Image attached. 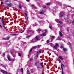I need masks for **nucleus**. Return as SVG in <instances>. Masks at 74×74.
Wrapping results in <instances>:
<instances>
[{
  "mask_svg": "<svg viewBox=\"0 0 74 74\" xmlns=\"http://www.w3.org/2000/svg\"><path fill=\"white\" fill-rule=\"evenodd\" d=\"M41 46V45H38L37 46H35L33 47L30 50L29 53H30V52H32V50H33V48H39V47H40Z\"/></svg>",
  "mask_w": 74,
  "mask_h": 74,
  "instance_id": "1",
  "label": "nucleus"
},
{
  "mask_svg": "<svg viewBox=\"0 0 74 74\" xmlns=\"http://www.w3.org/2000/svg\"><path fill=\"white\" fill-rule=\"evenodd\" d=\"M42 51V50H39L38 51L36 52V57H38V55L40 53V52H41Z\"/></svg>",
  "mask_w": 74,
  "mask_h": 74,
  "instance_id": "2",
  "label": "nucleus"
},
{
  "mask_svg": "<svg viewBox=\"0 0 74 74\" xmlns=\"http://www.w3.org/2000/svg\"><path fill=\"white\" fill-rule=\"evenodd\" d=\"M61 67L62 70V74H64V73H63V68L64 67V64H62V63H61Z\"/></svg>",
  "mask_w": 74,
  "mask_h": 74,
  "instance_id": "3",
  "label": "nucleus"
},
{
  "mask_svg": "<svg viewBox=\"0 0 74 74\" xmlns=\"http://www.w3.org/2000/svg\"><path fill=\"white\" fill-rule=\"evenodd\" d=\"M55 49H57L59 47V44L58 43H56L55 45L54 46Z\"/></svg>",
  "mask_w": 74,
  "mask_h": 74,
  "instance_id": "4",
  "label": "nucleus"
},
{
  "mask_svg": "<svg viewBox=\"0 0 74 74\" xmlns=\"http://www.w3.org/2000/svg\"><path fill=\"white\" fill-rule=\"evenodd\" d=\"M56 22L58 23H60V24H62V22L59 21V20H58V19H56Z\"/></svg>",
  "mask_w": 74,
  "mask_h": 74,
  "instance_id": "5",
  "label": "nucleus"
},
{
  "mask_svg": "<svg viewBox=\"0 0 74 74\" xmlns=\"http://www.w3.org/2000/svg\"><path fill=\"white\" fill-rule=\"evenodd\" d=\"M60 17H63L64 15V12H60Z\"/></svg>",
  "mask_w": 74,
  "mask_h": 74,
  "instance_id": "6",
  "label": "nucleus"
},
{
  "mask_svg": "<svg viewBox=\"0 0 74 74\" xmlns=\"http://www.w3.org/2000/svg\"><path fill=\"white\" fill-rule=\"evenodd\" d=\"M1 72H2V73H3V74H8V72H7L6 71H5L4 70H1Z\"/></svg>",
  "mask_w": 74,
  "mask_h": 74,
  "instance_id": "7",
  "label": "nucleus"
},
{
  "mask_svg": "<svg viewBox=\"0 0 74 74\" xmlns=\"http://www.w3.org/2000/svg\"><path fill=\"white\" fill-rule=\"evenodd\" d=\"M34 64L36 66H39V64H40V63L38 61H37L34 63Z\"/></svg>",
  "mask_w": 74,
  "mask_h": 74,
  "instance_id": "8",
  "label": "nucleus"
},
{
  "mask_svg": "<svg viewBox=\"0 0 74 74\" xmlns=\"http://www.w3.org/2000/svg\"><path fill=\"white\" fill-rule=\"evenodd\" d=\"M35 41L36 42L38 41V40H39V38L37 36H36L35 38Z\"/></svg>",
  "mask_w": 74,
  "mask_h": 74,
  "instance_id": "9",
  "label": "nucleus"
},
{
  "mask_svg": "<svg viewBox=\"0 0 74 74\" xmlns=\"http://www.w3.org/2000/svg\"><path fill=\"white\" fill-rule=\"evenodd\" d=\"M46 36V33H43V34H41L40 36H42V37L44 36Z\"/></svg>",
  "mask_w": 74,
  "mask_h": 74,
  "instance_id": "10",
  "label": "nucleus"
},
{
  "mask_svg": "<svg viewBox=\"0 0 74 74\" xmlns=\"http://www.w3.org/2000/svg\"><path fill=\"white\" fill-rule=\"evenodd\" d=\"M36 42L35 41V39H34L31 41V43H33V42Z\"/></svg>",
  "mask_w": 74,
  "mask_h": 74,
  "instance_id": "11",
  "label": "nucleus"
},
{
  "mask_svg": "<svg viewBox=\"0 0 74 74\" xmlns=\"http://www.w3.org/2000/svg\"><path fill=\"white\" fill-rule=\"evenodd\" d=\"M1 22H2V23H4V19L3 18L1 20Z\"/></svg>",
  "mask_w": 74,
  "mask_h": 74,
  "instance_id": "12",
  "label": "nucleus"
},
{
  "mask_svg": "<svg viewBox=\"0 0 74 74\" xmlns=\"http://www.w3.org/2000/svg\"><path fill=\"white\" fill-rule=\"evenodd\" d=\"M7 58H8V60L9 61H11V59L10 58V56H7Z\"/></svg>",
  "mask_w": 74,
  "mask_h": 74,
  "instance_id": "13",
  "label": "nucleus"
},
{
  "mask_svg": "<svg viewBox=\"0 0 74 74\" xmlns=\"http://www.w3.org/2000/svg\"><path fill=\"white\" fill-rule=\"evenodd\" d=\"M18 7H19V8L20 9H22V6H21V5L20 3L19 4Z\"/></svg>",
  "mask_w": 74,
  "mask_h": 74,
  "instance_id": "14",
  "label": "nucleus"
},
{
  "mask_svg": "<svg viewBox=\"0 0 74 74\" xmlns=\"http://www.w3.org/2000/svg\"><path fill=\"white\" fill-rule=\"evenodd\" d=\"M63 50L64 51V52H66V51H67V49L66 48H64L63 49Z\"/></svg>",
  "mask_w": 74,
  "mask_h": 74,
  "instance_id": "15",
  "label": "nucleus"
},
{
  "mask_svg": "<svg viewBox=\"0 0 74 74\" xmlns=\"http://www.w3.org/2000/svg\"><path fill=\"white\" fill-rule=\"evenodd\" d=\"M44 11H42L40 12V14H44Z\"/></svg>",
  "mask_w": 74,
  "mask_h": 74,
  "instance_id": "16",
  "label": "nucleus"
},
{
  "mask_svg": "<svg viewBox=\"0 0 74 74\" xmlns=\"http://www.w3.org/2000/svg\"><path fill=\"white\" fill-rule=\"evenodd\" d=\"M8 2H10V0H6L5 1V3H8Z\"/></svg>",
  "mask_w": 74,
  "mask_h": 74,
  "instance_id": "17",
  "label": "nucleus"
},
{
  "mask_svg": "<svg viewBox=\"0 0 74 74\" xmlns=\"http://www.w3.org/2000/svg\"><path fill=\"white\" fill-rule=\"evenodd\" d=\"M11 3H8L7 4V5H8V6H11Z\"/></svg>",
  "mask_w": 74,
  "mask_h": 74,
  "instance_id": "18",
  "label": "nucleus"
},
{
  "mask_svg": "<svg viewBox=\"0 0 74 74\" xmlns=\"http://www.w3.org/2000/svg\"><path fill=\"white\" fill-rule=\"evenodd\" d=\"M10 39V37H8L6 38L5 39V40H8Z\"/></svg>",
  "mask_w": 74,
  "mask_h": 74,
  "instance_id": "19",
  "label": "nucleus"
},
{
  "mask_svg": "<svg viewBox=\"0 0 74 74\" xmlns=\"http://www.w3.org/2000/svg\"><path fill=\"white\" fill-rule=\"evenodd\" d=\"M26 38H30V35H29V36H26Z\"/></svg>",
  "mask_w": 74,
  "mask_h": 74,
  "instance_id": "20",
  "label": "nucleus"
},
{
  "mask_svg": "<svg viewBox=\"0 0 74 74\" xmlns=\"http://www.w3.org/2000/svg\"><path fill=\"white\" fill-rule=\"evenodd\" d=\"M59 58H60V59H61V60H63V58H62V57L61 56H60L59 57Z\"/></svg>",
  "mask_w": 74,
  "mask_h": 74,
  "instance_id": "21",
  "label": "nucleus"
},
{
  "mask_svg": "<svg viewBox=\"0 0 74 74\" xmlns=\"http://www.w3.org/2000/svg\"><path fill=\"white\" fill-rule=\"evenodd\" d=\"M40 66H41V67H43V64L41 63H40Z\"/></svg>",
  "mask_w": 74,
  "mask_h": 74,
  "instance_id": "22",
  "label": "nucleus"
},
{
  "mask_svg": "<svg viewBox=\"0 0 74 74\" xmlns=\"http://www.w3.org/2000/svg\"><path fill=\"white\" fill-rule=\"evenodd\" d=\"M60 36L61 37H62V33L61 32H60Z\"/></svg>",
  "mask_w": 74,
  "mask_h": 74,
  "instance_id": "23",
  "label": "nucleus"
},
{
  "mask_svg": "<svg viewBox=\"0 0 74 74\" xmlns=\"http://www.w3.org/2000/svg\"><path fill=\"white\" fill-rule=\"evenodd\" d=\"M37 31L38 32H40L41 31V29H38L37 30Z\"/></svg>",
  "mask_w": 74,
  "mask_h": 74,
  "instance_id": "24",
  "label": "nucleus"
},
{
  "mask_svg": "<svg viewBox=\"0 0 74 74\" xmlns=\"http://www.w3.org/2000/svg\"><path fill=\"white\" fill-rule=\"evenodd\" d=\"M25 30V29H24L21 32H20L21 33H23L24 32V31Z\"/></svg>",
  "mask_w": 74,
  "mask_h": 74,
  "instance_id": "25",
  "label": "nucleus"
},
{
  "mask_svg": "<svg viewBox=\"0 0 74 74\" xmlns=\"http://www.w3.org/2000/svg\"><path fill=\"white\" fill-rule=\"evenodd\" d=\"M69 47H70V48H71V44L70 43V42L69 43Z\"/></svg>",
  "mask_w": 74,
  "mask_h": 74,
  "instance_id": "26",
  "label": "nucleus"
},
{
  "mask_svg": "<svg viewBox=\"0 0 74 74\" xmlns=\"http://www.w3.org/2000/svg\"><path fill=\"white\" fill-rule=\"evenodd\" d=\"M2 24L3 27H4V28H5V26H4V23H2Z\"/></svg>",
  "mask_w": 74,
  "mask_h": 74,
  "instance_id": "27",
  "label": "nucleus"
},
{
  "mask_svg": "<svg viewBox=\"0 0 74 74\" xmlns=\"http://www.w3.org/2000/svg\"><path fill=\"white\" fill-rule=\"evenodd\" d=\"M2 24L3 27H4V28H5V26H4V23H2Z\"/></svg>",
  "mask_w": 74,
  "mask_h": 74,
  "instance_id": "28",
  "label": "nucleus"
},
{
  "mask_svg": "<svg viewBox=\"0 0 74 74\" xmlns=\"http://www.w3.org/2000/svg\"><path fill=\"white\" fill-rule=\"evenodd\" d=\"M12 36H15L17 35V34H12Z\"/></svg>",
  "mask_w": 74,
  "mask_h": 74,
  "instance_id": "29",
  "label": "nucleus"
},
{
  "mask_svg": "<svg viewBox=\"0 0 74 74\" xmlns=\"http://www.w3.org/2000/svg\"><path fill=\"white\" fill-rule=\"evenodd\" d=\"M58 40H62V39H61V38H60L59 37H58Z\"/></svg>",
  "mask_w": 74,
  "mask_h": 74,
  "instance_id": "30",
  "label": "nucleus"
},
{
  "mask_svg": "<svg viewBox=\"0 0 74 74\" xmlns=\"http://www.w3.org/2000/svg\"><path fill=\"white\" fill-rule=\"evenodd\" d=\"M18 54L19 56H21V53H18Z\"/></svg>",
  "mask_w": 74,
  "mask_h": 74,
  "instance_id": "31",
  "label": "nucleus"
},
{
  "mask_svg": "<svg viewBox=\"0 0 74 74\" xmlns=\"http://www.w3.org/2000/svg\"><path fill=\"white\" fill-rule=\"evenodd\" d=\"M24 14L27 17V14H26V13H24Z\"/></svg>",
  "mask_w": 74,
  "mask_h": 74,
  "instance_id": "32",
  "label": "nucleus"
},
{
  "mask_svg": "<svg viewBox=\"0 0 74 74\" xmlns=\"http://www.w3.org/2000/svg\"><path fill=\"white\" fill-rule=\"evenodd\" d=\"M61 48H63V45H61L60 47Z\"/></svg>",
  "mask_w": 74,
  "mask_h": 74,
  "instance_id": "33",
  "label": "nucleus"
},
{
  "mask_svg": "<svg viewBox=\"0 0 74 74\" xmlns=\"http://www.w3.org/2000/svg\"><path fill=\"white\" fill-rule=\"evenodd\" d=\"M21 72H23V69H21Z\"/></svg>",
  "mask_w": 74,
  "mask_h": 74,
  "instance_id": "34",
  "label": "nucleus"
},
{
  "mask_svg": "<svg viewBox=\"0 0 74 74\" xmlns=\"http://www.w3.org/2000/svg\"><path fill=\"white\" fill-rule=\"evenodd\" d=\"M51 38H55V36H51Z\"/></svg>",
  "mask_w": 74,
  "mask_h": 74,
  "instance_id": "35",
  "label": "nucleus"
},
{
  "mask_svg": "<svg viewBox=\"0 0 74 74\" xmlns=\"http://www.w3.org/2000/svg\"><path fill=\"white\" fill-rule=\"evenodd\" d=\"M47 43H49V40H47Z\"/></svg>",
  "mask_w": 74,
  "mask_h": 74,
  "instance_id": "36",
  "label": "nucleus"
},
{
  "mask_svg": "<svg viewBox=\"0 0 74 74\" xmlns=\"http://www.w3.org/2000/svg\"><path fill=\"white\" fill-rule=\"evenodd\" d=\"M50 3H47V5H50Z\"/></svg>",
  "mask_w": 74,
  "mask_h": 74,
  "instance_id": "37",
  "label": "nucleus"
},
{
  "mask_svg": "<svg viewBox=\"0 0 74 74\" xmlns=\"http://www.w3.org/2000/svg\"><path fill=\"white\" fill-rule=\"evenodd\" d=\"M50 45H51V47H52V46H53V44H52V43H51Z\"/></svg>",
  "mask_w": 74,
  "mask_h": 74,
  "instance_id": "38",
  "label": "nucleus"
},
{
  "mask_svg": "<svg viewBox=\"0 0 74 74\" xmlns=\"http://www.w3.org/2000/svg\"><path fill=\"white\" fill-rule=\"evenodd\" d=\"M50 28L51 29V30H52V27L51 26L50 27Z\"/></svg>",
  "mask_w": 74,
  "mask_h": 74,
  "instance_id": "39",
  "label": "nucleus"
},
{
  "mask_svg": "<svg viewBox=\"0 0 74 74\" xmlns=\"http://www.w3.org/2000/svg\"><path fill=\"white\" fill-rule=\"evenodd\" d=\"M43 8H46V6H43Z\"/></svg>",
  "mask_w": 74,
  "mask_h": 74,
  "instance_id": "40",
  "label": "nucleus"
},
{
  "mask_svg": "<svg viewBox=\"0 0 74 74\" xmlns=\"http://www.w3.org/2000/svg\"><path fill=\"white\" fill-rule=\"evenodd\" d=\"M72 23L73 25H74V21H73L72 22Z\"/></svg>",
  "mask_w": 74,
  "mask_h": 74,
  "instance_id": "41",
  "label": "nucleus"
},
{
  "mask_svg": "<svg viewBox=\"0 0 74 74\" xmlns=\"http://www.w3.org/2000/svg\"><path fill=\"white\" fill-rule=\"evenodd\" d=\"M3 56H5V53H3Z\"/></svg>",
  "mask_w": 74,
  "mask_h": 74,
  "instance_id": "42",
  "label": "nucleus"
},
{
  "mask_svg": "<svg viewBox=\"0 0 74 74\" xmlns=\"http://www.w3.org/2000/svg\"><path fill=\"white\" fill-rule=\"evenodd\" d=\"M0 27H1V28H2V26H1V25H0Z\"/></svg>",
  "mask_w": 74,
  "mask_h": 74,
  "instance_id": "43",
  "label": "nucleus"
},
{
  "mask_svg": "<svg viewBox=\"0 0 74 74\" xmlns=\"http://www.w3.org/2000/svg\"><path fill=\"white\" fill-rule=\"evenodd\" d=\"M45 32H48V30H47L46 29L45 30Z\"/></svg>",
  "mask_w": 74,
  "mask_h": 74,
  "instance_id": "44",
  "label": "nucleus"
},
{
  "mask_svg": "<svg viewBox=\"0 0 74 74\" xmlns=\"http://www.w3.org/2000/svg\"><path fill=\"white\" fill-rule=\"evenodd\" d=\"M29 32V30H27V33H28Z\"/></svg>",
  "mask_w": 74,
  "mask_h": 74,
  "instance_id": "45",
  "label": "nucleus"
},
{
  "mask_svg": "<svg viewBox=\"0 0 74 74\" xmlns=\"http://www.w3.org/2000/svg\"><path fill=\"white\" fill-rule=\"evenodd\" d=\"M32 60H33V59H32V58L30 59V61H32Z\"/></svg>",
  "mask_w": 74,
  "mask_h": 74,
  "instance_id": "46",
  "label": "nucleus"
},
{
  "mask_svg": "<svg viewBox=\"0 0 74 74\" xmlns=\"http://www.w3.org/2000/svg\"><path fill=\"white\" fill-rule=\"evenodd\" d=\"M29 0H26V1L29 2Z\"/></svg>",
  "mask_w": 74,
  "mask_h": 74,
  "instance_id": "47",
  "label": "nucleus"
},
{
  "mask_svg": "<svg viewBox=\"0 0 74 74\" xmlns=\"http://www.w3.org/2000/svg\"><path fill=\"white\" fill-rule=\"evenodd\" d=\"M39 68H40V67L39 66L37 67L38 70V69H39Z\"/></svg>",
  "mask_w": 74,
  "mask_h": 74,
  "instance_id": "48",
  "label": "nucleus"
},
{
  "mask_svg": "<svg viewBox=\"0 0 74 74\" xmlns=\"http://www.w3.org/2000/svg\"><path fill=\"white\" fill-rule=\"evenodd\" d=\"M36 26V25H33V27H34V26Z\"/></svg>",
  "mask_w": 74,
  "mask_h": 74,
  "instance_id": "49",
  "label": "nucleus"
},
{
  "mask_svg": "<svg viewBox=\"0 0 74 74\" xmlns=\"http://www.w3.org/2000/svg\"><path fill=\"white\" fill-rule=\"evenodd\" d=\"M67 32H69V29L68 28L67 29Z\"/></svg>",
  "mask_w": 74,
  "mask_h": 74,
  "instance_id": "50",
  "label": "nucleus"
},
{
  "mask_svg": "<svg viewBox=\"0 0 74 74\" xmlns=\"http://www.w3.org/2000/svg\"><path fill=\"white\" fill-rule=\"evenodd\" d=\"M31 5L32 7H33V6H34L33 5Z\"/></svg>",
  "mask_w": 74,
  "mask_h": 74,
  "instance_id": "51",
  "label": "nucleus"
},
{
  "mask_svg": "<svg viewBox=\"0 0 74 74\" xmlns=\"http://www.w3.org/2000/svg\"><path fill=\"white\" fill-rule=\"evenodd\" d=\"M27 73L28 74H29V72H28V71H27Z\"/></svg>",
  "mask_w": 74,
  "mask_h": 74,
  "instance_id": "52",
  "label": "nucleus"
},
{
  "mask_svg": "<svg viewBox=\"0 0 74 74\" xmlns=\"http://www.w3.org/2000/svg\"><path fill=\"white\" fill-rule=\"evenodd\" d=\"M51 41H52V38H51Z\"/></svg>",
  "mask_w": 74,
  "mask_h": 74,
  "instance_id": "53",
  "label": "nucleus"
},
{
  "mask_svg": "<svg viewBox=\"0 0 74 74\" xmlns=\"http://www.w3.org/2000/svg\"><path fill=\"white\" fill-rule=\"evenodd\" d=\"M3 67H4V68H5V66H3Z\"/></svg>",
  "mask_w": 74,
  "mask_h": 74,
  "instance_id": "54",
  "label": "nucleus"
},
{
  "mask_svg": "<svg viewBox=\"0 0 74 74\" xmlns=\"http://www.w3.org/2000/svg\"><path fill=\"white\" fill-rule=\"evenodd\" d=\"M67 22L69 23V21H67Z\"/></svg>",
  "mask_w": 74,
  "mask_h": 74,
  "instance_id": "55",
  "label": "nucleus"
},
{
  "mask_svg": "<svg viewBox=\"0 0 74 74\" xmlns=\"http://www.w3.org/2000/svg\"><path fill=\"white\" fill-rule=\"evenodd\" d=\"M3 7H4V5H3Z\"/></svg>",
  "mask_w": 74,
  "mask_h": 74,
  "instance_id": "56",
  "label": "nucleus"
},
{
  "mask_svg": "<svg viewBox=\"0 0 74 74\" xmlns=\"http://www.w3.org/2000/svg\"><path fill=\"white\" fill-rule=\"evenodd\" d=\"M1 4H3V3H1Z\"/></svg>",
  "mask_w": 74,
  "mask_h": 74,
  "instance_id": "57",
  "label": "nucleus"
},
{
  "mask_svg": "<svg viewBox=\"0 0 74 74\" xmlns=\"http://www.w3.org/2000/svg\"><path fill=\"white\" fill-rule=\"evenodd\" d=\"M68 7H69V6H68Z\"/></svg>",
  "mask_w": 74,
  "mask_h": 74,
  "instance_id": "58",
  "label": "nucleus"
},
{
  "mask_svg": "<svg viewBox=\"0 0 74 74\" xmlns=\"http://www.w3.org/2000/svg\"><path fill=\"white\" fill-rule=\"evenodd\" d=\"M70 7H71V6H69Z\"/></svg>",
  "mask_w": 74,
  "mask_h": 74,
  "instance_id": "59",
  "label": "nucleus"
}]
</instances>
